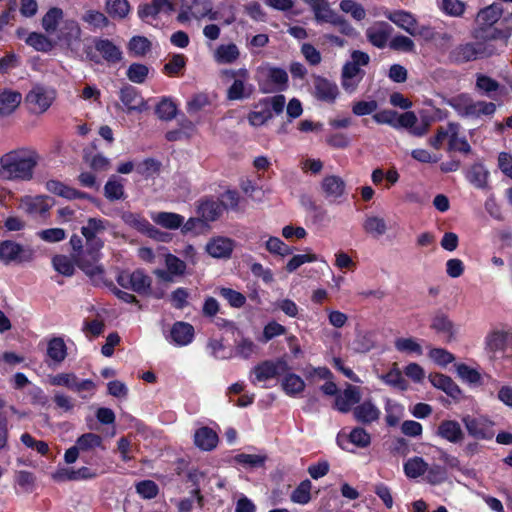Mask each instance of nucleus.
Masks as SVG:
<instances>
[{
    "mask_svg": "<svg viewBox=\"0 0 512 512\" xmlns=\"http://www.w3.org/2000/svg\"><path fill=\"white\" fill-rule=\"evenodd\" d=\"M40 160L39 154L30 148L9 151L0 157V178L13 181H29Z\"/></svg>",
    "mask_w": 512,
    "mask_h": 512,
    "instance_id": "obj_1",
    "label": "nucleus"
},
{
    "mask_svg": "<svg viewBox=\"0 0 512 512\" xmlns=\"http://www.w3.org/2000/svg\"><path fill=\"white\" fill-rule=\"evenodd\" d=\"M503 15V9L499 4H491L481 9L476 16L477 28L473 32L476 39L484 41L501 40L506 42L511 36L512 27L503 26V22L499 26H495Z\"/></svg>",
    "mask_w": 512,
    "mask_h": 512,
    "instance_id": "obj_2",
    "label": "nucleus"
},
{
    "mask_svg": "<svg viewBox=\"0 0 512 512\" xmlns=\"http://www.w3.org/2000/svg\"><path fill=\"white\" fill-rule=\"evenodd\" d=\"M447 104L461 117L479 118L491 116L496 111V105L492 102L475 101L469 94L462 93L451 97Z\"/></svg>",
    "mask_w": 512,
    "mask_h": 512,
    "instance_id": "obj_3",
    "label": "nucleus"
},
{
    "mask_svg": "<svg viewBox=\"0 0 512 512\" xmlns=\"http://www.w3.org/2000/svg\"><path fill=\"white\" fill-rule=\"evenodd\" d=\"M285 105L286 98L281 94L262 98L254 104L253 109L247 115V120L252 127L263 126L273 118V114H281Z\"/></svg>",
    "mask_w": 512,
    "mask_h": 512,
    "instance_id": "obj_4",
    "label": "nucleus"
},
{
    "mask_svg": "<svg viewBox=\"0 0 512 512\" xmlns=\"http://www.w3.org/2000/svg\"><path fill=\"white\" fill-rule=\"evenodd\" d=\"M220 75L223 81L231 82L227 89L229 100H243L252 95L254 86L250 83V74L246 68L224 69Z\"/></svg>",
    "mask_w": 512,
    "mask_h": 512,
    "instance_id": "obj_5",
    "label": "nucleus"
},
{
    "mask_svg": "<svg viewBox=\"0 0 512 512\" xmlns=\"http://www.w3.org/2000/svg\"><path fill=\"white\" fill-rule=\"evenodd\" d=\"M309 5L314 13L315 20L318 23H329L336 26L340 33L351 36L354 34V28L350 23L335 12L327 0H303Z\"/></svg>",
    "mask_w": 512,
    "mask_h": 512,
    "instance_id": "obj_6",
    "label": "nucleus"
},
{
    "mask_svg": "<svg viewBox=\"0 0 512 512\" xmlns=\"http://www.w3.org/2000/svg\"><path fill=\"white\" fill-rule=\"evenodd\" d=\"M444 143L448 144V149L468 153L470 145L464 136L460 135V126L456 123H448L437 129L436 136L430 139V145L435 149H440Z\"/></svg>",
    "mask_w": 512,
    "mask_h": 512,
    "instance_id": "obj_7",
    "label": "nucleus"
},
{
    "mask_svg": "<svg viewBox=\"0 0 512 512\" xmlns=\"http://www.w3.org/2000/svg\"><path fill=\"white\" fill-rule=\"evenodd\" d=\"M57 96L56 90L44 84H35L25 97L28 109L33 114L45 113L53 104Z\"/></svg>",
    "mask_w": 512,
    "mask_h": 512,
    "instance_id": "obj_8",
    "label": "nucleus"
},
{
    "mask_svg": "<svg viewBox=\"0 0 512 512\" xmlns=\"http://www.w3.org/2000/svg\"><path fill=\"white\" fill-rule=\"evenodd\" d=\"M77 448L87 464H95L100 459L99 453L106 451L104 438L96 433L87 432L76 439Z\"/></svg>",
    "mask_w": 512,
    "mask_h": 512,
    "instance_id": "obj_9",
    "label": "nucleus"
},
{
    "mask_svg": "<svg viewBox=\"0 0 512 512\" xmlns=\"http://www.w3.org/2000/svg\"><path fill=\"white\" fill-rule=\"evenodd\" d=\"M322 196L333 204H342L348 197L347 183L339 175L327 174L320 182Z\"/></svg>",
    "mask_w": 512,
    "mask_h": 512,
    "instance_id": "obj_10",
    "label": "nucleus"
},
{
    "mask_svg": "<svg viewBox=\"0 0 512 512\" xmlns=\"http://www.w3.org/2000/svg\"><path fill=\"white\" fill-rule=\"evenodd\" d=\"M72 256L78 267L93 281L98 282L103 279L104 269L99 264L100 250L87 247L85 252L75 253Z\"/></svg>",
    "mask_w": 512,
    "mask_h": 512,
    "instance_id": "obj_11",
    "label": "nucleus"
},
{
    "mask_svg": "<svg viewBox=\"0 0 512 512\" xmlns=\"http://www.w3.org/2000/svg\"><path fill=\"white\" fill-rule=\"evenodd\" d=\"M116 281L122 288L138 294L147 293L152 282L151 278L141 269L121 270L116 276Z\"/></svg>",
    "mask_w": 512,
    "mask_h": 512,
    "instance_id": "obj_12",
    "label": "nucleus"
},
{
    "mask_svg": "<svg viewBox=\"0 0 512 512\" xmlns=\"http://www.w3.org/2000/svg\"><path fill=\"white\" fill-rule=\"evenodd\" d=\"M207 17L209 20H219V13L212 10V4L209 0H193L191 5L183 7L178 15V20L182 23L190 19H202Z\"/></svg>",
    "mask_w": 512,
    "mask_h": 512,
    "instance_id": "obj_13",
    "label": "nucleus"
},
{
    "mask_svg": "<svg viewBox=\"0 0 512 512\" xmlns=\"http://www.w3.org/2000/svg\"><path fill=\"white\" fill-rule=\"evenodd\" d=\"M33 257L34 253L30 248H25L12 240L0 242V260L5 264L29 262Z\"/></svg>",
    "mask_w": 512,
    "mask_h": 512,
    "instance_id": "obj_14",
    "label": "nucleus"
},
{
    "mask_svg": "<svg viewBox=\"0 0 512 512\" xmlns=\"http://www.w3.org/2000/svg\"><path fill=\"white\" fill-rule=\"evenodd\" d=\"M109 227V222L100 218H89L86 225L81 228V233L85 237L87 246L95 250H101L104 242L100 236Z\"/></svg>",
    "mask_w": 512,
    "mask_h": 512,
    "instance_id": "obj_15",
    "label": "nucleus"
},
{
    "mask_svg": "<svg viewBox=\"0 0 512 512\" xmlns=\"http://www.w3.org/2000/svg\"><path fill=\"white\" fill-rule=\"evenodd\" d=\"M487 42L483 40V42L459 45L454 51L455 58L459 61H471L490 56L494 53V49Z\"/></svg>",
    "mask_w": 512,
    "mask_h": 512,
    "instance_id": "obj_16",
    "label": "nucleus"
},
{
    "mask_svg": "<svg viewBox=\"0 0 512 512\" xmlns=\"http://www.w3.org/2000/svg\"><path fill=\"white\" fill-rule=\"evenodd\" d=\"M287 368V363L283 360L264 361L253 368L251 382L256 384L268 381L275 378L281 371Z\"/></svg>",
    "mask_w": 512,
    "mask_h": 512,
    "instance_id": "obj_17",
    "label": "nucleus"
},
{
    "mask_svg": "<svg viewBox=\"0 0 512 512\" xmlns=\"http://www.w3.org/2000/svg\"><path fill=\"white\" fill-rule=\"evenodd\" d=\"M469 435L477 439L490 440L494 433L492 423L484 417L465 416L462 419Z\"/></svg>",
    "mask_w": 512,
    "mask_h": 512,
    "instance_id": "obj_18",
    "label": "nucleus"
},
{
    "mask_svg": "<svg viewBox=\"0 0 512 512\" xmlns=\"http://www.w3.org/2000/svg\"><path fill=\"white\" fill-rule=\"evenodd\" d=\"M173 11V4L169 0H152L149 4L140 5L138 16L147 23H152L161 15H169Z\"/></svg>",
    "mask_w": 512,
    "mask_h": 512,
    "instance_id": "obj_19",
    "label": "nucleus"
},
{
    "mask_svg": "<svg viewBox=\"0 0 512 512\" xmlns=\"http://www.w3.org/2000/svg\"><path fill=\"white\" fill-rule=\"evenodd\" d=\"M362 392L357 386L347 384L345 389L335 397L334 407L339 412L347 413L361 400Z\"/></svg>",
    "mask_w": 512,
    "mask_h": 512,
    "instance_id": "obj_20",
    "label": "nucleus"
},
{
    "mask_svg": "<svg viewBox=\"0 0 512 512\" xmlns=\"http://www.w3.org/2000/svg\"><path fill=\"white\" fill-rule=\"evenodd\" d=\"M362 229L368 236L378 239L388 232L389 224L383 215L370 212L363 218Z\"/></svg>",
    "mask_w": 512,
    "mask_h": 512,
    "instance_id": "obj_21",
    "label": "nucleus"
},
{
    "mask_svg": "<svg viewBox=\"0 0 512 512\" xmlns=\"http://www.w3.org/2000/svg\"><path fill=\"white\" fill-rule=\"evenodd\" d=\"M234 246L235 242L232 239L216 236L207 242L205 251L213 258L227 259L231 256Z\"/></svg>",
    "mask_w": 512,
    "mask_h": 512,
    "instance_id": "obj_22",
    "label": "nucleus"
},
{
    "mask_svg": "<svg viewBox=\"0 0 512 512\" xmlns=\"http://www.w3.org/2000/svg\"><path fill=\"white\" fill-rule=\"evenodd\" d=\"M339 94L337 85L320 76L313 80V95L320 101L333 103Z\"/></svg>",
    "mask_w": 512,
    "mask_h": 512,
    "instance_id": "obj_23",
    "label": "nucleus"
},
{
    "mask_svg": "<svg viewBox=\"0 0 512 512\" xmlns=\"http://www.w3.org/2000/svg\"><path fill=\"white\" fill-rule=\"evenodd\" d=\"M194 338V327L187 323L178 321L173 324L170 330L168 341L178 347L189 345Z\"/></svg>",
    "mask_w": 512,
    "mask_h": 512,
    "instance_id": "obj_24",
    "label": "nucleus"
},
{
    "mask_svg": "<svg viewBox=\"0 0 512 512\" xmlns=\"http://www.w3.org/2000/svg\"><path fill=\"white\" fill-rule=\"evenodd\" d=\"M392 30V26L387 22L378 21L367 28L366 36L372 45L383 48L386 46Z\"/></svg>",
    "mask_w": 512,
    "mask_h": 512,
    "instance_id": "obj_25",
    "label": "nucleus"
},
{
    "mask_svg": "<svg viewBox=\"0 0 512 512\" xmlns=\"http://www.w3.org/2000/svg\"><path fill=\"white\" fill-rule=\"evenodd\" d=\"M354 418L362 424H370L379 420L381 410L371 400L367 399L353 408Z\"/></svg>",
    "mask_w": 512,
    "mask_h": 512,
    "instance_id": "obj_26",
    "label": "nucleus"
},
{
    "mask_svg": "<svg viewBox=\"0 0 512 512\" xmlns=\"http://www.w3.org/2000/svg\"><path fill=\"white\" fill-rule=\"evenodd\" d=\"M384 15L388 20H390L397 27L404 30L409 35H411V31L414 30L418 22L414 14L402 9L387 11Z\"/></svg>",
    "mask_w": 512,
    "mask_h": 512,
    "instance_id": "obj_27",
    "label": "nucleus"
},
{
    "mask_svg": "<svg viewBox=\"0 0 512 512\" xmlns=\"http://www.w3.org/2000/svg\"><path fill=\"white\" fill-rule=\"evenodd\" d=\"M436 434L453 444L460 443L464 439L462 428L455 420H443L439 424Z\"/></svg>",
    "mask_w": 512,
    "mask_h": 512,
    "instance_id": "obj_28",
    "label": "nucleus"
},
{
    "mask_svg": "<svg viewBox=\"0 0 512 512\" xmlns=\"http://www.w3.org/2000/svg\"><path fill=\"white\" fill-rule=\"evenodd\" d=\"M165 265L167 271L162 269L155 271V275L164 281H170L171 276H181L186 270V263L173 254L166 255Z\"/></svg>",
    "mask_w": 512,
    "mask_h": 512,
    "instance_id": "obj_29",
    "label": "nucleus"
},
{
    "mask_svg": "<svg viewBox=\"0 0 512 512\" xmlns=\"http://www.w3.org/2000/svg\"><path fill=\"white\" fill-rule=\"evenodd\" d=\"M431 327L448 342L456 339L459 330L444 314H437L432 320Z\"/></svg>",
    "mask_w": 512,
    "mask_h": 512,
    "instance_id": "obj_30",
    "label": "nucleus"
},
{
    "mask_svg": "<svg viewBox=\"0 0 512 512\" xmlns=\"http://www.w3.org/2000/svg\"><path fill=\"white\" fill-rule=\"evenodd\" d=\"M240 57V50L234 43H225L217 46L213 51V59L218 64H232Z\"/></svg>",
    "mask_w": 512,
    "mask_h": 512,
    "instance_id": "obj_31",
    "label": "nucleus"
},
{
    "mask_svg": "<svg viewBox=\"0 0 512 512\" xmlns=\"http://www.w3.org/2000/svg\"><path fill=\"white\" fill-rule=\"evenodd\" d=\"M194 443L203 451H211L218 444V435L209 427H201L195 431Z\"/></svg>",
    "mask_w": 512,
    "mask_h": 512,
    "instance_id": "obj_32",
    "label": "nucleus"
},
{
    "mask_svg": "<svg viewBox=\"0 0 512 512\" xmlns=\"http://www.w3.org/2000/svg\"><path fill=\"white\" fill-rule=\"evenodd\" d=\"M363 78V71L354 63L347 62L342 71V85L348 92H353Z\"/></svg>",
    "mask_w": 512,
    "mask_h": 512,
    "instance_id": "obj_33",
    "label": "nucleus"
},
{
    "mask_svg": "<svg viewBox=\"0 0 512 512\" xmlns=\"http://www.w3.org/2000/svg\"><path fill=\"white\" fill-rule=\"evenodd\" d=\"M467 180L478 189H485L488 185L489 171L483 163H474L466 172Z\"/></svg>",
    "mask_w": 512,
    "mask_h": 512,
    "instance_id": "obj_34",
    "label": "nucleus"
},
{
    "mask_svg": "<svg viewBox=\"0 0 512 512\" xmlns=\"http://www.w3.org/2000/svg\"><path fill=\"white\" fill-rule=\"evenodd\" d=\"M259 346L249 337L241 336L234 342L233 356L241 359H250L258 355Z\"/></svg>",
    "mask_w": 512,
    "mask_h": 512,
    "instance_id": "obj_35",
    "label": "nucleus"
},
{
    "mask_svg": "<svg viewBox=\"0 0 512 512\" xmlns=\"http://www.w3.org/2000/svg\"><path fill=\"white\" fill-rule=\"evenodd\" d=\"M429 381L435 388L443 390L452 398H458L461 395L459 387L446 375L439 373L430 374Z\"/></svg>",
    "mask_w": 512,
    "mask_h": 512,
    "instance_id": "obj_36",
    "label": "nucleus"
},
{
    "mask_svg": "<svg viewBox=\"0 0 512 512\" xmlns=\"http://www.w3.org/2000/svg\"><path fill=\"white\" fill-rule=\"evenodd\" d=\"M151 219L157 225L170 230L180 228L184 222L182 215L173 212H153Z\"/></svg>",
    "mask_w": 512,
    "mask_h": 512,
    "instance_id": "obj_37",
    "label": "nucleus"
},
{
    "mask_svg": "<svg viewBox=\"0 0 512 512\" xmlns=\"http://www.w3.org/2000/svg\"><path fill=\"white\" fill-rule=\"evenodd\" d=\"M95 49L109 63H117L122 59V51L108 39H98L95 42Z\"/></svg>",
    "mask_w": 512,
    "mask_h": 512,
    "instance_id": "obj_38",
    "label": "nucleus"
},
{
    "mask_svg": "<svg viewBox=\"0 0 512 512\" xmlns=\"http://www.w3.org/2000/svg\"><path fill=\"white\" fill-rule=\"evenodd\" d=\"M67 356V346L61 337H53L47 343V357L53 364L62 363Z\"/></svg>",
    "mask_w": 512,
    "mask_h": 512,
    "instance_id": "obj_39",
    "label": "nucleus"
},
{
    "mask_svg": "<svg viewBox=\"0 0 512 512\" xmlns=\"http://www.w3.org/2000/svg\"><path fill=\"white\" fill-rule=\"evenodd\" d=\"M120 99L128 111H142L145 108L143 98L132 86H127L121 89Z\"/></svg>",
    "mask_w": 512,
    "mask_h": 512,
    "instance_id": "obj_40",
    "label": "nucleus"
},
{
    "mask_svg": "<svg viewBox=\"0 0 512 512\" xmlns=\"http://www.w3.org/2000/svg\"><path fill=\"white\" fill-rule=\"evenodd\" d=\"M22 95L13 90H5L0 93V116H8L20 105Z\"/></svg>",
    "mask_w": 512,
    "mask_h": 512,
    "instance_id": "obj_41",
    "label": "nucleus"
},
{
    "mask_svg": "<svg viewBox=\"0 0 512 512\" xmlns=\"http://www.w3.org/2000/svg\"><path fill=\"white\" fill-rule=\"evenodd\" d=\"M46 189L60 197H63L68 200L77 199L84 197V194L77 191L76 189L58 181V180H49L46 182Z\"/></svg>",
    "mask_w": 512,
    "mask_h": 512,
    "instance_id": "obj_42",
    "label": "nucleus"
},
{
    "mask_svg": "<svg viewBox=\"0 0 512 512\" xmlns=\"http://www.w3.org/2000/svg\"><path fill=\"white\" fill-rule=\"evenodd\" d=\"M283 391L291 397L300 395L305 389L304 380L294 373H288L281 381Z\"/></svg>",
    "mask_w": 512,
    "mask_h": 512,
    "instance_id": "obj_43",
    "label": "nucleus"
},
{
    "mask_svg": "<svg viewBox=\"0 0 512 512\" xmlns=\"http://www.w3.org/2000/svg\"><path fill=\"white\" fill-rule=\"evenodd\" d=\"M262 71L266 78L271 81L273 90L282 91L286 88L288 74L284 69L267 66L263 67Z\"/></svg>",
    "mask_w": 512,
    "mask_h": 512,
    "instance_id": "obj_44",
    "label": "nucleus"
},
{
    "mask_svg": "<svg viewBox=\"0 0 512 512\" xmlns=\"http://www.w3.org/2000/svg\"><path fill=\"white\" fill-rule=\"evenodd\" d=\"M105 10L113 19H125L131 11L128 0H106Z\"/></svg>",
    "mask_w": 512,
    "mask_h": 512,
    "instance_id": "obj_45",
    "label": "nucleus"
},
{
    "mask_svg": "<svg viewBox=\"0 0 512 512\" xmlns=\"http://www.w3.org/2000/svg\"><path fill=\"white\" fill-rule=\"evenodd\" d=\"M152 43L144 36H133L128 44L127 49L133 57H143L151 51Z\"/></svg>",
    "mask_w": 512,
    "mask_h": 512,
    "instance_id": "obj_46",
    "label": "nucleus"
},
{
    "mask_svg": "<svg viewBox=\"0 0 512 512\" xmlns=\"http://www.w3.org/2000/svg\"><path fill=\"white\" fill-rule=\"evenodd\" d=\"M379 379L386 385L399 390H406L407 382L396 364L385 374L379 375Z\"/></svg>",
    "mask_w": 512,
    "mask_h": 512,
    "instance_id": "obj_47",
    "label": "nucleus"
},
{
    "mask_svg": "<svg viewBox=\"0 0 512 512\" xmlns=\"http://www.w3.org/2000/svg\"><path fill=\"white\" fill-rule=\"evenodd\" d=\"M428 469V463L418 456L409 458L404 463V472L408 478H418L425 474Z\"/></svg>",
    "mask_w": 512,
    "mask_h": 512,
    "instance_id": "obj_48",
    "label": "nucleus"
},
{
    "mask_svg": "<svg viewBox=\"0 0 512 512\" xmlns=\"http://www.w3.org/2000/svg\"><path fill=\"white\" fill-rule=\"evenodd\" d=\"M385 412L387 425L393 427L396 426L404 416V406L392 399H386Z\"/></svg>",
    "mask_w": 512,
    "mask_h": 512,
    "instance_id": "obj_49",
    "label": "nucleus"
},
{
    "mask_svg": "<svg viewBox=\"0 0 512 512\" xmlns=\"http://www.w3.org/2000/svg\"><path fill=\"white\" fill-rule=\"evenodd\" d=\"M63 19V11L58 7L50 8L42 18V27L48 34L56 32L60 21Z\"/></svg>",
    "mask_w": 512,
    "mask_h": 512,
    "instance_id": "obj_50",
    "label": "nucleus"
},
{
    "mask_svg": "<svg viewBox=\"0 0 512 512\" xmlns=\"http://www.w3.org/2000/svg\"><path fill=\"white\" fill-rule=\"evenodd\" d=\"M395 348L401 352L408 355H416L420 356L423 353V349L421 344L412 337H400L397 338L394 342Z\"/></svg>",
    "mask_w": 512,
    "mask_h": 512,
    "instance_id": "obj_51",
    "label": "nucleus"
},
{
    "mask_svg": "<svg viewBox=\"0 0 512 512\" xmlns=\"http://www.w3.org/2000/svg\"><path fill=\"white\" fill-rule=\"evenodd\" d=\"M222 213V206L213 200H204L198 206V214L205 221H214Z\"/></svg>",
    "mask_w": 512,
    "mask_h": 512,
    "instance_id": "obj_52",
    "label": "nucleus"
},
{
    "mask_svg": "<svg viewBox=\"0 0 512 512\" xmlns=\"http://www.w3.org/2000/svg\"><path fill=\"white\" fill-rule=\"evenodd\" d=\"M80 35L81 29L78 23L74 20H66L63 23V27L59 31L58 39L65 41L68 45H70L72 41L79 40Z\"/></svg>",
    "mask_w": 512,
    "mask_h": 512,
    "instance_id": "obj_53",
    "label": "nucleus"
},
{
    "mask_svg": "<svg viewBox=\"0 0 512 512\" xmlns=\"http://www.w3.org/2000/svg\"><path fill=\"white\" fill-rule=\"evenodd\" d=\"M123 222L142 234H146L150 222L142 215L133 212H124L121 216Z\"/></svg>",
    "mask_w": 512,
    "mask_h": 512,
    "instance_id": "obj_54",
    "label": "nucleus"
},
{
    "mask_svg": "<svg viewBox=\"0 0 512 512\" xmlns=\"http://www.w3.org/2000/svg\"><path fill=\"white\" fill-rule=\"evenodd\" d=\"M507 342V333L500 330L490 332L485 338L486 349L490 352H497L504 349Z\"/></svg>",
    "mask_w": 512,
    "mask_h": 512,
    "instance_id": "obj_55",
    "label": "nucleus"
},
{
    "mask_svg": "<svg viewBox=\"0 0 512 512\" xmlns=\"http://www.w3.org/2000/svg\"><path fill=\"white\" fill-rule=\"evenodd\" d=\"M25 42L27 45L40 52H49L54 46L53 42L48 37L37 32L30 33Z\"/></svg>",
    "mask_w": 512,
    "mask_h": 512,
    "instance_id": "obj_56",
    "label": "nucleus"
},
{
    "mask_svg": "<svg viewBox=\"0 0 512 512\" xmlns=\"http://www.w3.org/2000/svg\"><path fill=\"white\" fill-rule=\"evenodd\" d=\"M312 483L310 480L302 481L292 492L291 501L296 504L305 505L311 500Z\"/></svg>",
    "mask_w": 512,
    "mask_h": 512,
    "instance_id": "obj_57",
    "label": "nucleus"
},
{
    "mask_svg": "<svg viewBox=\"0 0 512 512\" xmlns=\"http://www.w3.org/2000/svg\"><path fill=\"white\" fill-rule=\"evenodd\" d=\"M74 259H70L66 255H56L52 258L54 269L61 275L70 277L75 272Z\"/></svg>",
    "mask_w": 512,
    "mask_h": 512,
    "instance_id": "obj_58",
    "label": "nucleus"
},
{
    "mask_svg": "<svg viewBox=\"0 0 512 512\" xmlns=\"http://www.w3.org/2000/svg\"><path fill=\"white\" fill-rule=\"evenodd\" d=\"M265 248L269 253L279 255L281 257L292 254V248H290L278 237H269L265 241Z\"/></svg>",
    "mask_w": 512,
    "mask_h": 512,
    "instance_id": "obj_59",
    "label": "nucleus"
},
{
    "mask_svg": "<svg viewBox=\"0 0 512 512\" xmlns=\"http://www.w3.org/2000/svg\"><path fill=\"white\" fill-rule=\"evenodd\" d=\"M22 208L28 213H44L49 206L43 197H25L21 202Z\"/></svg>",
    "mask_w": 512,
    "mask_h": 512,
    "instance_id": "obj_60",
    "label": "nucleus"
},
{
    "mask_svg": "<svg viewBox=\"0 0 512 512\" xmlns=\"http://www.w3.org/2000/svg\"><path fill=\"white\" fill-rule=\"evenodd\" d=\"M441 10L451 17H461L466 9V3L461 0H441Z\"/></svg>",
    "mask_w": 512,
    "mask_h": 512,
    "instance_id": "obj_61",
    "label": "nucleus"
},
{
    "mask_svg": "<svg viewBox=\"0 0 512 512\" xmlns=\"http://www.w3.org/2000/svg\"><path fill=\"white\" fill-rule=\"evenodd\" d=\"M82 20L94 29L104 28L109 24L108 18L102 12L96 10H87L83 14Z\"/></svg>",
    "mask_w": 512,
    "mask_h": 512,
    "instance_id": "obj_62",
    "label": "nucleus"
},
{
    "mask_svg": "<svg viewBox=\"0 0 512 512\" xmlns=\"http://www.w3.org/2000/svg\"><path fill=\"white\" fill-rule=\"evenodd\" d=\"M456 372L464 382L473 385H477L481 382V374L479 371L466 364H458L456 366Z\"/></svg>",
    "mask_w": 512,
    "mask_h": 512,
    "instance_id": "obj_63",
    "label": "nucleus"
},
{
    "mask_svg": "<svg viewBox=\"0 0 512 512\" xmlns=\"http://www.w3.org/2000/svg\"><path fill=\"white\" fill-rule=\"evenodd\" d=\"M340 9L344 13L350 14L357 21H361L366 17L363 6L353 0H342L340 2Z\"/></svg>",
    "mask_w": 512,
    "mask_h": 512,
    "instance_id": "obj_64",
    "label": "nucleus"
}]
</instances>
